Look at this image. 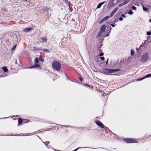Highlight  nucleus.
<instances>
[{
  "label": "nucleus",
  "instance_id": "f257e3e1",
  "mask_svg": "<svg viewBox=\"0 0 151 151\" xmlns=\"http://www.w3.org/2000/svg\"><path fill=\"white\" fill-rule=\"evenodd\" d=\"M53 69L56 71H60L61 68V64L57 61H54L52 64Z\"/></svg>",
  "mask_w": 151,
  "mask_h": 151
},
{
  "label": "nucleus",
  "instance_id": "f03ea898",
  "mask_svg": "<svg viewBox=\"0 0 151 151\" xmlns=\"http://www.w3.org/2000/svg\"><path fill=\"white\" fill-rule=\"evenodd\" d=\"M119 69H105L104 71V73L106 74L109 75L111 73H113L116 71H119Z\"/></svg>",
  "mask_w": 151,
  "mask_h": 151
},
{
  "label": "nucleus",
  "instance_id": "7ed1b4c3",
  "mask_svg": "<svg viewBox=\"0 0 151 151\" xmlns=\"http://www.w3.org/2000/svg\"><path fill=\"white\" fill-rule=\"evenodd\" d=\"M123 140L125 142L127 143L137 142V141L136 140L132 138H127L125 139H124Z\"/></svg>",
  "mask_w": 151,
  "mask_h": 151
},
{
  "label": "nucleus",
  "instance_id": "20e7f679",
  "mask_svg": "<svg viewBox=\"0 0 151 151\" xmlns=\"http://www.w3.org/2000/svg\"><path fill=\"white\" fill-rule=\"evenodd\" d=\"M148 55L147 53L144 54L142 57L141 59V61L142 62H145L148 60Z\"/></svg>",
  "mask_w": 151,
  "mask_h": 151
},
{
  "label": "nucleus",
  "instance_id": "39448f33",
  "mask_svg": "<svg viewBox=\"0 0 151 151\" xmlns=\"http://www.w3.org/2000/svg\"><path fill=\"white\" fill-rule=\"evenodd\" d=\"M95 123L99 127L101 128H107V127H106L103 124V123L99 120H97L95 121Z\"/></svg>",
  "mask_w": 151,
  "mask_h": 151
},
{
  "label": "nucleus",
  "instance_id": "423d86ee",
  "mask_svg": "<svg viewBox=\"0 0 151 151\" xmlns=\"http://www.w3.org/2000/svg\"><path fill=\"white\" fill-rule=\"evenodd\" d=\"M39 62V60L38 58H36L35 60V65L29 67V68H34V67H40V65L38 64Z\"/></svg>",
  "mask_w": 151,
  "mask_h": 151
},
{
  "label": "nucleus",
  "instance_id": "0eeeda50",
  "mask_svg": "<svg viewBox=\"0 0 151 151\" xmlns=\"http://www.w3.org/2000/svg\"><path fill=\"white\" fill-rule=\"evenodd\" d=\"M123 1H124L122 3L120 4L119 5V6L121 7L125 5L128 3L129 2L130 0H124Z\"/></svg>",
  "mask_w": 151,
  "mask_h": 151
},
{
  "label": "nucleus",
  "instance_id": "6e6552de",
  "mask_svg": "<svg viewBox=\"0 0 151 151\" xmlns=\"http://www.w3.org/2000/svg\"><path fill=\"white\" fill-rule=\"evenodd\" d=\"M110 18V16H107L104 18H103L102 20H101L100 22H99V23L101 24L103 22L107 20L108 19Z\"/></svg>",
  "mask_w": 151,
  "mask_h": 151
},
{
  "label": "nucleus",
  "instance_id": "1a4fd4ad",
  "mask_svg": "<svg viewBox=\"0 0 151 151\" xmlns=\"http://www.w3.org/2000/svg\"><path fill=\"white\" fill-rule=\"evenodd\" d=\"M113 1L114 0H111L109 2L108 6V8H111L114 5V3L113 2Z\"/></svg>",
  "mask_w": 151,
  "mask_h": 151
},
{
  "label": "nucleus",
  "instance_id": "9d476101",
  "mask_svg": "<svg viewBox=\"0 0 151 151\" xmlns=\"http://www.w3.org/2000/svg\"><path fill=\"white\" fill-rule=\"evenodd\" d=\"M106 28V26L105 25H103L101 27L100 30L101 32H102V33L105 31Z\"/></svg>",
  "mask_w": 151,
  "mask_h": 151
},
{
  "label": "nucleus",
  "instance_id": "9b49d317",
  "mask_svg": "<svg viewBox=\"0 0 151 151\" xmlns=\"http://www.w3.org/2000/svg\"><path fill=\"white\" fill-rule=\"evenodd\" d=\"M32 29V28H25L24 29V31L25 32H28L30 31Z\"/></svg>",
  "mask_w": 151,
  "mask_h": 151
},
{
  "label": "nucleus",
  "instance_id": "f8f14e48",
  "mask_svg": "<svg viewBox=\"0 0 151 151\" xmlns=\"http://www.w3.org/2000/svg\"><path fill=\"white\" fill-rule=\"evenodd\" d=\"M105 3V1H104V2H102L99 3L97 6V8L99 9V8H100L101 7V6L103 4H104Z\"/></svg>",
  "mask_w": 151,
  "mask_h": 151
},
{
  "label": "nucleus",
  "instance_id": "ddd939ff",
  "mask_svg": "<svg viewBox=\"0 0 151 151\" xmlns=\"http://www.w3.org/2000/svg\"><path fill=\"white\" fill-rule=\"evenodd\" d=\"M41 39L42 40L41 41V42L42 43H44L46 42L47 39L46 37H42Z\"/></svg>",
  "mask_w": 151,
  "mask_h": 151
},
{
  "label": "nucleus",
  "instance_id": "4468645a",
  "mask_svg": "<svg viewBox=\"0 0 151 151\" xmlns=\"http://www.w3.org/2000/svg\"><path fill=\"white\" fill-rule=\"evenodd\" d=\"M22 122V120L21 119H18V125H19V124H21Z\"/></svg>",
  "mask_w": 151,
  "mask_h": 151
},
{
  "label": "nucleus",
  "instance_id": "2eb2a0df",
  "mask_svg": "<svg viewBox=\"0 0 151 151\" xmlns=\"http://www.w3.org/2000/svg\"><path fill=\"white\" fill-rule=\"evenodd\" d=\"M102 41H100L99 44L98 45L97 49H98V48H100L101 46H102Z\"/></svg>",
  "mask_w": 151,
  "mask_h": 151
},
{
  "label": "nucleus",
  "instance_id": "dca6fc26",
  "mask_svg": "<svg viewBox=\"0 0 151 151\" xmlns=\"http://www.w3.org/2000/svg\"><path fill=\"white\" fill-rule=\"evenodd\" d=\"M3 70L5 72H7L8 69L6 67H4L2 68Z\"/></svg>",
  "mask_w": 151,
  "mask_h": 151
},
{
  "label": "nucleus",
  "instance_id": "f3484780",
  "mask_svg": "<svg viewBox=\"0 0 151 151\" xmlns=\"http://www.w3.org/2000/svg\"><path fill=\"white\" fill-rule=\"evenodd\" d=\"M102 33H103L102 32H101L100 31H99L98 32V34L97 35L96 37L98 38L99 37L101 34H102Z\"/></svg>",
  "mask_w": 151,
  "mask_h": 151
},
{
  "label": "nucleus",
  "instance_id": "a211bd4d",
  "mask_svg": "<svg viewBox=\"0 0 151 151\" xmlns=\"http://www.w3.org/2000/svg\"><path fill=\"white\" fill-rule=\"evenodd\" d=\"M39 59L40 61L42 62H43L44 61V59L41 56H40L39 58Z\"/></svg>",
  "mask_w": 151,
  "mask_h": 151
},
{
  "label": "nucleus",
  "instance_id": "6ab92c4d",
  "mask_svg": "<svg viewBox=\"0 0 151 151\" xmlns=\"http://www.w3.org/2000/svg\"><path fill=\"white\" fill-rule=\"evenodd\" d=\"M151 77V74H148L144 76L145 78Z\"/></svg>",
  "mask_w": 151,
  "mask_h": 151
},
{
  "label": "nucleus",
  "instance_id": "aec40b11",
  "mask_svg": "<svg viewBox=\"0 0 151 151\" xmlns=\"http://www.w3.org/2000/svg\"><path fill=\"white\" fill-rule=\"evenodd\" d=\"M42 50L47 53H49L50 52L48 50L45 49H43Z\"/></svg>",
  "mask_w": 151,
  "mask_h": 151
},
{
  "label": "nucleus",
  "instance_id": "412c9836",
  "mask_svg": "<svg viewBox=\"0 0 151 151\" xmlns=\"http://www.w3.org/2000/svg\"><path fill=\"white\" fill-rule=\"evenodd\" d=\"M134 52L132 50H131V55L132 56H133L134 55Z\"/></svg>",
  "mask_w": 151,
  "mask_h": 151
},
{
  "label": "nucleus",
  "instance_id": "4be33fe9",
  "mask_svg": "<svg viewBox=\"0 0 151 151\" xmlns=\"http://www.w3.org/2000/svg\"><path fill=\"white\" fill-rule=\"evenodd\" d=\"M60 126V127L61 128H63V127H70L69 126H65L64 125H59Z\"/></svg>",
  "mask_w": 151,
  "mask_h": 151
},
{
  "label": "nucleus",
  "instance_id": "5701e85b",
  "mask_svg": "<svg viewBox=\"0 0 151 151\" xmlns=\"http://www.w3.org/2000/svg\"><path fill=\"white\" fill-rule=\"evenodd\" d=\"M114 13H115L112 11L111 13L110 16H109L110 17H112Z\"/></svg>",
  "mask_w": 151,
  "mask_h": 151
},
{
  "label": "nucleus",
  "instance_id": "b1692460",
  "mask_svg": "<svg viewBox=\"0 0 151 151\" xmlns=\"http://www.w3.org/2000/svg\"><path fill=\"white\" fill-rule=\"evenodd\" d=\"M128 13L130 15H132L133 14V12L131 10H130L129 12H128Z\"/></svg>",
  "mask_w": 151,
  "mask_h": 151
},
{
  "label": "nucleus",
  "instance_id": "393cba45",
  "mask_svg": "<svg viewBox=\"0 0 151 151\" xmlns=\"http://www.w3.org/2000/svg\"><path fill=\"white\" fill-rule=\"evenodd\" d=\"M118 7H116L115 8L114 10L113 11L114 13H115V12L118 9Z\"/></svg>",
  "mask_w": 151,
  "mask_h": 151
},
{
  "label": "nucleus",
  "instance_id": "a878e982",
  "mask_svg": "<svg viewBox=\"0 0 151 151\" xmlns=\"http://www.w3.org/2000/svg\"><path fill=\"white\" fill-rule=\"evenodd\" d=\"M143 10L145 11H147L148 10V9L147 8L145 7L144 6H143Z\"/></svg>",
  "mask_w": 151,
  "mask_h": 151
},
{
  "label": "nucleus",
  "instance_id": "bb28decb",
  "mask_svg": "<svg viewBox=\"0 0 151 151\" xmlns=\"http://www.w3.org/2000/svg\"><path fill=\"white\" fill-rule=\"evenodd\" d=\"M145 78H144V77H143L141 78H140L138 79L137 80L138 81H141V80H143V79H145Z\"/></svg>",
  "mask_w": 151,
  "mask_h": 151
},
{
  "label": "nucleus",
  "instance_id": "cd10ccee",
  "mask_svg": "<svg viewBox=\"0 0 151 151\" xmlns=\"http://www.w3.org/2000/svg\"><path fill=\"white\" fill-rule=\"evenodd\" d=\"M7 76V74L6 73H4V75L3 76H0V77H5V76Z\"/></svg>",
  "mask_w": 151,
  "mask_h": 151
},
{
  "label": "nucleus",
  "instance_id": "c85d7f7f",
  "mask_svg": "<svg viewBox=\"0 0 151 151\" xmlns=\"http://www.w3.org/2000/svg\"><path fill=\"white\" fill-rule=\"evenodd\" d=\"M147 34L148 35H151V32H147Z\"/></svg>",
  "mask_w": 151,
  "mask_h": 151
},
{
  "label": "nucleus",
  "instance_id": "c756f323",
  "mask_svg": "<svg viewBox=\"0 0 151 151\" xmlns=\"http://www.w3.org/2000/svg\"><path fill=\"white\" fill-rule=\"evenodd\" d=\"M104 55V53L103 52H101L100 53L99 55V56H102Z\"/></svg>",
  "mask_w": 151,
  "mask_h": 151
},
{
  "label": "nucleus",
  "instance_id": "7c9ffc66",
  "mask_svg": "<svg viewBox=\"0 0 151 151\" xmlns=\"http://www.w3.org/2000/svg\"><path fill=\"white\" fill-rule=\"evenodd\" d=\"M100 58L102 60L104 61L105 60V58L104 57H101L99 58Z\"/></svg>",
  "mask_w": 151,
  "mask_h": 151
},
{
  "label": "nucleus",
  "instance_id": "2f4dec72",
  "mask_svg": "<svg viewBox=\"0 0 151 151\" xmlns=\"http://www.w3.org/2000/svg\"><path fill=\"white\" fill-rule=\"evenodd\" d=\"M16 45H14L13 47V48H12V50H14L15 49V48H16Z\"/></svg>",
  "mask_w": 151,
  "mask_h": 151
},
{
  "label": "nucleus",
  "instance_id": "473e14b6",
  "mask_svg": "<svg viewBox=\"0 0 151 151\" xmlns=\"http://www.w3.org/2000/svg\"><path fill=\"white\" fill-rule=\"evenodd\" d=\"M98 49V51L99 52H102V50L101 49H100V48H98V49Z\"/></svg>",
  "mask_w": 151,
  "mask_h": 151
},
{
  "label": "nucleus",
  "instance_id": "72a5a7b5",
  "mask_svg": "<svg viewBox=\"0 0 151 151\" xmlns=\"http://www.w3.org/2000/svg\"><path fill=\"white\" fill-rule=\"evenodd\" d=\"M132 7V9L133 10H135L136 9V7L134 6H133Z\"/></svg>",
  "mask_w": 151,
  "mask_h": 151
},
{
  "label": "nucleus",
  "instance_id": "f704fd0d",
  "mask_svg": "<svg viewBox=\"0 0 151 151\" xmlns=\"http://www.w3.org/2000/svg\"><path fill=\"white\" fill-rule=\"evenodd\" d=\"M123 19L122 17H120L119 18V20L120 21H122Z\"/></svg>",
  "mask_w": 151,
  "mask_h": 151
},
{
  "label": "nucleus",
  "instance_id": "c9c22d12",
  "mask_svg": "<svg viewBox=\"0 0 151 151\" xmlns=\"http://www.w3.org/2000/svg\"><path fill=\"white\" fill-rule=\"evenodd\" d=\"M108 94L105 93L102 94L103 96H104L105 95H107Z\"/></svg>",
  "mask_w": 151,
  "mask_h": 151
},
{
  "label": "nucleus",
  "instance_id": "e433bc0d",
  "mask_svg": "<svg viewBox=\"0 0 151 151\" xmlns=\"http://www.w3.org/2000/svg\"><path fill=\"white\" fill-rule=\"evenodd\" d=\"M79 79L81 81V82L83 81V80L82 78L80 77Z\"/></svg>",
  "mask_w": 151,
  "mask_h": 151
},
{
  "label": "nucleus",
  "instance_id": "4c0bfd02",
  "mask_svg": "<svg viewBox=\"0 0 151 151\" xmlns=\"http://www.w3.org/2000/svg\"><path fill=\"white\" fill-rule=\"evenodd\" d=\"M121 16L123 18H125V16L124 15V14H122Z\"/></svg>",
  "mask_w": 151,
  "mask_h": 151
},
{
  "label": "nucleus",
  "instance_id": "58836bf2",
  "mask_svg": "<svg viewBox=\"0 0 151 151\" xmlns=\"http://www.w3.org/2000/svg\"><path fill=\"white\" fill-rule=\"evenodd\" d=\"M112 28H111V27H110L109 28V33L111 31V29Z\"/></svg>",
  "mask_w": 151,
  "mask_h": 151
},
{
  "label": "nucleus",
  "instance_id": "ea45409f",
  "mask_svg": "<svg viewBox=\"0 0 151 151\" xmlns=\"http://www.w3.org/2000/svg\"><path fill=\"white\" fill-rule=\"evenodd\" d=\"M110 25L112 26L113 27H115V25L114 24H111Z\"/></svg>",
  "mask_w": 151,
  "mask_h": 151
},
{
  "label": "nucleus",
  "instance_id": "a19ab883",
  "mask_svg": "<svg viewBox=\"0 0 151 151\" xmlns=\"http://www.w3.org/2000/svg\"><path fill=\"white\" fill-rule=\"evenodd\" d=\"M143 43H142V45H140V47H139V48H140V49H141V48H142V45H143Z\"/></svg>",
  "mask_w": 151,
  "mask_h": 151
},
{
  "label": "nucleus",
  "instance_id": "79ce46f5",
  "mask_svg": "<svg viewBox=\"0 0 151 151\" xmlns=\"http://www.w3.org/2000/svg\"><path fill=\"white\" fill-rule=\"evenodd\" d=\"M109 61V59H108L106 61V64L107 65L108 63V61Z\"/></svg>",
  "mask_w": 151,
  "mask_h": 151
},
{
  "label": "nucleus",
  "instance_id": "37998d69",
  "mask_svg": "<svg viewBox=\"0 0 151 151\" xmlns=\"http://www.w3.org/2000/svg\"><path fill=\"white\" fill-rule=\"evenodd\" d=\"M85 86H87L88 87H90V86L89 85H88L87 84H85Z\"/></svg>",
  "mask_w": 151,
  "mask_h": 151
},
{
  "label": "nucleus",
  "instance_id": "c03bdc74",
  "mask_svg": "<svg viewBox=\"0 0 151 151\" xmlns=\"http://www.w3.org/2000/svg\"><path fill=\"white\" fill-rule=\"evenodd\" d=\"M67 4L68 3V6H69V7H70V2H68V3L67 2Z\"/></svg>",
  "mask_w": 151,
  "mask_h": 151
},
{
  "label": "nucleus",
  "instance_id": "a18cd8bd",
  "mask_svg": "<svg viewBox=\"0 0 151 151\" xmlns=\"http://www.w3.org/2000/svg\"><path fill=\"white\" fill-rule=\"evenodd\" d=\"M139 49H140V48H139H139H136V50H139Z\"/></svg>",
  "mask_w": 151,
  "mask_h": 151
},
{
  "label": "nucleus",
  "instance_id": "49530a36",
  "mask_svg": "<svg viewBox=\"0 0 151 151\" xmlns=\"http://www.w3.org/2000/svg\"><path fill=\"white\" fill-rule=\"evenodd\" d=\"M29 4H28V5H29V6H30V5L32 4L30 3L29 2Z\"/></svg>",
  "mask_w": 151,
  "mask_h": 151
},
{
  "label": "nucleus",
  "instance_id": "de8ad7c7",
  "mask_svg": "<svg viewBox=\"0 0 151 151\" xmlns=\"http://www.w3.org/2000/svg\"><path fill=\"white\" fill-rule=\"evenodd\" d=\"M146 40H145L144 41V44L145 43H146Z\"/></svg>",
  "mask_w": 151,
  "mask_h": 151
},
{
  "label": "nucleus",
  "instance_id": "09e8293b",
  "mask_svg": "<svg viewBox=\"0 0 151 151\" xmlns=\"http://www.w3.org/2000/svg\"><path fill=\"white\" fill-rule=\"evenodd\" d=\"M109 35V34H107V35H106V36H108Z\"/></svg>",
  "mask_w": 151,
  "mask_h": 151
},
{
  "label": "nucleus",
  "instance_id": "8fccbe9b",
  "mask_svg": "<svg viewBox=\"0 0 151 151\" xmlns=\"http://www.w3.org/2000/svg\"><path fill=\"white\" fill-rule=\"evenodd\" d=\"M66 76L67 77L66 79H68V77L66 75Z\"/></svg>",
  "mask_w": 151,
  "mask_h": 151
},
{
  "label": "nucleus",
  "instance_id": "3c124183",
  "mask_svg": "<svg viewBox=\"0 0 151 151\" xmlns=\"http://www.w3.org/2000/svg\"><path fill=\"white\" fill-rule=\"evenodd\" d=\"M149 21L150 22H151V19H150Z\"/></svg>",
  "mask_w": 151,
  "mask_h": 151
},
{
  "label": "nucleus",
  "instance_id": "603ef678",
  "mask_svg": "<svg viewBox=\"0 0 151 151\" xmlns=\"http://www.w3.org/2000/svg\"><path fill=\"white\" fill-rule=\"evenodd\" d=\"M8 117H5V118H3V119H6V118H8Z\"/></svg>",
  "mask_w": 151,
  "mask_h": 151
},
{
  "label": "nucleus",
  "instance_id": "864d4df0",
  "mask_svg": "<svg viewBox=\"0 0 151 151\" xmlns=\"http://www.w3.org/2000/svg\"><path fill=\"white\" fill-rule=\"evenodd\" d=\"M33 134H32V133H31V134H29V135H32Z\"/></svg>",
  "mask_w": 151,
  "mask_h": 151
},
{
  "label": "nucleus",
  "instance_id": "5fc2aeb1",
  "mask_svg": "<svg viewBox=\"0 0 151 151\" xmlns=\"http://www.w3.org/2000/svg\"><path fill=\"white\" fill-rule=\"evenodd\" d=\"M116 22V21H115V22L114 23H115V22Z\"/></svg>",
  "mask_w": 151,
  "mask_h": 151
},
{
  "label": "nucleus",
  "instance_id": "6e6d98bb",
  "mask_svg": "<svg viewBox=\"0 0 151 151\" xmlns=\"http://www.w3.org/2000/svg\"><path fill=\"white\" fill-rule=\"evenodd\" d=\"M60 151V150H58L57 151Z\"/></svg>",
  "mask_w": 151,
  "mask_h": 151
}]
</instances>
